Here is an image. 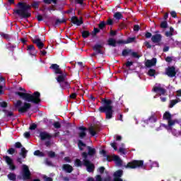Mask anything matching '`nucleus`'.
<instances>
[{"label":"nucleus","mask_w":181,"mask_h":181,"mask_svg":"<svg viewBox=\"0 0 181 181\" xmlns=\"http://www.w3.org/2000/svg\"><path fill=\"white\" fill-rule=\"evenodd\" d=\"M40 4V1H33L30 6L23 2H18V4H17L18 9H14L13 12L14 13L20 16L21 19H28V18H30V16H32V13H30V12H28L31 6L32 8H34V9H39Z\"/></svg>","instance_id":"obj_1"},{"label":"nucleus","mask_w":181,"mask_h":181,"mask_svg":"<svg viewBox=\"0 0 181 181\" xmlns=\"http://www.w3.org/2000/svg\"><path fill=\"white\" fill-rule=\"evenodd\" d=\"M103 105L98 108L99 112L100 114H105L106 119H111L114 114V110H112V100L110 99L103 98L102 99Z\"/></svg>","instance_id":"obj_2"},{"label":"nucleus","mask_w":181,"mask_h":181,"mask_svg":"<svg viewBox=\"0 0 181 181\" xmlns=\"http://www.w3.org/2000/svg\"><path fill=\"white\" fill-rule=\"evenodd\" d=\"M16 95H19L20 98L27 101V103H33V104H40L42 100L40 99V93L35 91L33 94L22 92H16Z\"/></svg>","instance_id":"obj_3"},{"label":"nucleus","mask_w":181,"mask_h":181,"mask_svg":"<svg viewBox=\"0 0 181 181\" xmlns=\"http://www.w3.org/2000/svg\"><path fill=\"white\" fill-rule=\"evenodd\" d=\"M78 148L81 151H84V148H86L88 150V152H82L81 154V158L83 159H87L88 156H94V155L97 153L95 148L90 146H87V144H86V143L83 142L81 140H78Z\"/></svg>","instance_id":"obj_4"},{"label":"nucleus","mask_w":181,"mask_h":181,"mask_svg":"<svg viewBox=\"0 0 181 181\" xmlns=\"http://www.w3.org/2000/svg\"><path fill=\"white\" fill-rule=\"evenodd\" d=\"M79 131H81L78 135L80 139H84L86 136H87V133L86 132L87 130H88L89 134L91 135V136H95V134L98 132H100V127L96 126L94 127V126H90L88 129L87 127L81 126L78 127Z\"/></svg>","instance_id":"obj_5"},{"label":"nucleus","mask_w":181,"mask_h":181,"mask_svg":"<svg viewBox=\"0 0 181 181\" xmlns=\"http://www.w3.org/2000/svg\"><path fill=\"white\" fill-rule=\"evenodd\" d=\"M21 105H22V100H17L16 103L15 104V107L16 108H18V111L20 112V114L28 112L32 107V105L27 102H25L22 107H21Z\"/></svg>","instance_id":"obj_6"},{"label":"nucleus","mask_w":181,"mask_h":181,"mask_svg":"<svg viewBox=\"0 0 181 181\" xmlns=\"http://www.w3.org/2000/svg\"><path fill=\"white\" fill-rule=\"evenodd\" d=\"M126 168L129 169H136V168H142L143 169H145V165H144V160H134L132 162L128 163Z\"/></svg>","instance_id":"obj_7"},{"label":"nucleus","mask_w":181,"mask_h":181,"mask_svg":"<svg viewBox=\"0 0 181 181\" xmlns=\"http://www.w3.org/2000/svg\"><path fill=\"white\" fill-rule=\"evenodd\" d=\"M83 166L86 167V170L89 173H93L95 169V165L94 163H91V161L88 159H83Z\"/></svg>","instance_id":"obj_8"},{"label":"nucleus","mask_w":181,"mask_h":181,"mask_svg":"<svg viewBox=\"0 0 181 181\" xmlns=\"http://www.w3.org/2000/svg\"><path fill=\"white\" fill-rule=\"evenodd\" d=\"M32 174L29 170V167L26 165H23V180H30Z\"/></svg>","instance_id":"obj_9"},{"label":"nucleus","mask_w":181,"mask_h":181,"mask_svg":"<svg viewBox=\"0 0 181 181\" xmlns=\"http://www.w3.org/2000/svg\"><path fill=\"white\" fill-rule=\"evenodd\" d=\"M165 74L168 77H175L176 76V68L174 66H168L165 69Z\"/></svg>","instance_id":"obj_10"},{"label":"nucleus","mask_w":181,"mask_h":181,"mask_svg":"<svg viewBox=\"0 0 181 181\" xmlns=\"http://www.w3.org/2000/svg\"><path fill=\"white\" fill-rule=\"evenodd\" d=\"M32 42L34 45H36L40 50H42V49L45 47V43L42 42V39H40L37 35L35 36V39H32Z\"/></svg>","instance_id":"obj_11"},{"label":"nucleus","mask_w":181,"mask_h":181,"mask_svg":"<svg viewBox=\"0 0 181 181\" xmlns=\"http://www.w3.org/2000/svg\"><path fill=\"white\" fill-rule=\"evenodd\" d=\"M162 41V35L156 34L151 37V42L153 43H157L156 46H160L162 45L160 42Z\"/></svg>","instance_id":"obj_12"},{"label":"nucleus","mask_w":181,"mask_h":181,"mask_svg":"<svg viewBox=\"0 0 181 181\" xmlns=\"http://www.w3.org/2000/svg\"><path fill=\"white\" fill-rule=\"evenodd\" d=\"M4 158L5 159V161L6 162L7 165H8L9 169L11 170H15V169H16V166L13 165V160H12L11 157L6 156H4Z\"/></svg>","instance_id":"obj_13"},{"label":"nucleus","mask_w":181,"mask_h":181,"mask_svg":"<svg viewBox=\"0 0 181 181\" xmlns=\"http://www.w3.org/2000/svg\"><path fill=\"white\" fill-rule=\"evenodd\" d=\"M50 70H53L54 73L55 74H62V69H60V66H59L57 64H52L49 66Z\"/></svg>","instance_id":"obj_14"},{"label":"nucleus","mask_w":181,"mask_h":181,"mask_svg":"<svg viewBox=\"0 0 181 181\" xmlns=\"http://www.w3.org/2000/svg\"><path fill=\"white\" fill-rule=\"evenodd\" d=\"M101 49H103V45L100 44H95L93 47V50L95 52L96 54H104V52Z\"/></svg>","instance_id":"obj_15"},{"label":"nucleus","mask_w":181,"mask_h":181,"mask_svg":"<svg viewBox=\"0 0 181 181\" xmlns=\"http://www.w3.org/2000/svg\"><path fill=\"white\" fill-rule=\"evenodd\" d=\"M40 138L41 141H46V139H52V135L47 133V132H40Z\"/></svg>","instance_id":"obj_16"},{"label":"nucleus","mask_w":181,"mask_h":181,"mask_svg":"<svg viewBox=\"0 0 181 181\" xmlns=\"http://www.w3.org/2000/svg\"><path fill=\"white\" fill-rule=\"evenodd\" d=\"M27 50L31 56H36L37 54V51H36V48H35V45H28L27 47Z\"/></svg>","instance_id":"obj_17"},{"label":"nucleus","mask_w":181,"mask_h":181,"mask_svg":"<svg viewBox=\"0 0 181 181\" xmlns=\"http://www.w3.org/2000/svg\"><path fill=\"white\" fill-rule=\"evenodd\" d=\"M60 75H59L57 78L56 80L60 84L61 83H63L64 81H65L66 78H67V73H63L62 74H59Z\"/></svg>","instance_id":"obj_18"},{"label":"nucleus","mask_w":181,"mask_h":181,"mask_svg":"<svg viewBox=\"0 0 181 181\" xmlns=\"http://www.w3.org/2000/svg\"><path fill=\"white\" fill-rule=\"evenodd\" d=\"M156 58H153L151 60V59H148L146 62H145V66L146 67H152L153 66H156Z\"/></svg>","instance_id":"obj_19"},{"label":"nucleus","mask_w":181,"mask_h":181,"mask_svg":"<svg viewBox=\"0 0 181 181\" xmlns=\"http://www.w3.org/2000/svg\"><path fill=\"white\" fill-rule=\"evenodd\" d=\"M71 22L74 25H76L77 26H80L81 25H83V21L78 20V18L76 16H73L71 18Z\"/></svg>","instance_id":"obj_20"},{"label":"nucleus","mask_w":181,"mask_h":181,"mask_svg":"<svg viewBox=\"0 0 181 181\" xmlns=\"http://www.w3.org/2000/svg\"><path fill=\"white\" fill-rule=\"evenodd\" d=\"M153 91H154V93H158L159 91L160 93V95H165V94H166V89L158 86L153 87Z\"/></svg>","instance_id":"obj_21"},{"label":"nucleus","mask_w":181,"mask_h":181,"mask_svg":"<svg viewBox=\"0 0 181 181\" xmlns=\"http://www.w3.org/2000/svg\"><path fill=\"white\" fill-rule=\"evenodd\" d=\"M62 169L66 172V173H71L73 172L74 168L70 164H64L62 165Z\"/></svg>","instance_id":"obj_22"},{"label":"nucleus","mask_w":181,"mask_h":181,"mask_svg":"<svg viewBox=\"0 0 181 181\" xmlns=\"http://www.w3.org/2000/svg\"><path fill=\"white\" fill-rule=\"evenodd\" d=\"M112 160L116 162L117 166H122V160H121L119 156L114 155L112 156Z\"/></svg>","instance_id":"obj_23"},{"label":"nucleus","mask_w":181,"mask_h":181,"mask_svg":"<svg viewBox=\"0 0 181 181\" xmlns=\"http://www.w3.org/2000/svg\"><path fill=\"white\" fill-rule=\"evenodd\" d=\"M108 46H111L112 47H117V40L114 38H109L107 40Z\"/></svg>","instance_id":"obj_24"},{"label":"nucleus","mask_w":181,"mask_h":181,"mask_svg":"<svg viewBox=\"0 0 181 181\" xmlns=\"http://www.w3.org/2000/svg\"><path fill=\"white\" fill-rule=\"evenodd\" d=\"M156 116H155V115H152L148 119L145 120V122H146L147 124H148V122H151L152 124L153 122H156Z\"/></svg>","instance_id":"obj_25"},{"label":"nucleus","mask_w":181,"mask_h":181,"mask_svg":"<svg viewBox=\"0 0 181 181\" xmlns=\"http://www.w3.org/2000/svg\"><path fill=\"white\" fill-rule=\"evenodd\" d=\"M132 53V49H124L122 50V56L124 57H127L129 54H131Z\"/></svg>","instance_id":"obj_26"},{"label":"nucleus","mask_w":181,"mask_h":181,"mask_svg":"<svg viewBox=\"0 0 181 181\" xmlns=\"http://www.w3.org/2000/svg\"><path fill=\"white\" fill-rule=\"evenodd\" d=\"M59 85H60V87L62 88H64V89H65V88H70V84L66 80L64 81L63 82H61L59 83Z\"/></svg>","instance_id":"obj_27"},{"label":"nucleus","mask_w":181,"mask_h":181,"mask_svg":"<svg viewBox=\"0 0 181 181\" xmlns=\"http://www.w3.org/2000/svg\"><path fill=\"white\" fill-rule=\"evenodd\" d=\"M2 111H3V112H4L6 117H7V118H11V117H13V112L11 111V110L9 111L6 109L3 110Z\"/></svg>","instance_id":"obj_28"},{"label":"nucleus","mask_w":181,"mask_h":181,"mask_svg":"<svg viewBox=\"0 0 181 181\" xmlns=\"http://www.w3.org/2000/svg\"><path fill=\"white\" fill-rule=\"evenodd\" d=\"M84 162L81 161V160L76 158L75 160V166H76V168H81L82 166H84Z\"/></svg>","instance_id":"obj_29"},{"label":"nucleus","mask_w":181,"mask_h":181,"mask_svg":"<svg viewBox=\"0 0 181 181\" xmlns=\"http://www.w3.org/2000/svg\"><path fill=\"white\" fill-rule=\"evenodd\" d=\"M163 119H165L166 121H169L170 119H172V115L169 112H165L163 114Z\"/></svg>","instance_id":"obj_30"},{"label":"nucleus","mask_w":181,"mask_h":181,"mask_svg":"<svg viewBox=\"0 0 181 181\" xmlns=\"http://www.w3.org/2000/svg\"><path fill=\"white\" fill-rule=\"evenodd\" d=\"M27 154H28V150H26V148L25 147H22L21 151L20 153V156H22V158H23V159H25L27 156Z\"/></svg>","instance_id":"obj_31"},{"label":"nucleus","mask_w":181,"mask_h":181,"mask_svg":"<svg viewBox=\"0 0 181 181\" xmlns=\"http://www.w3.org/2000/svg\"><path fill=\"white\" fill-rule=\"evenodd\" d=\"M113 18H115V19H117V21H119V19H122L124 16H122V13L121 12H116L113 15Z\"/></svg>","instance_id":"obj_32"},{"label":"nucleus","mask_w":181,"mask_h":181,"mask_svg":"<svg viewBox=\"0 0 181 181\" xmlns=\"http://www.w3.org/2000/svg\"><path fill=\"white\" fill-rule=\"evenodd\" d=\"M66 22H67V21H66V19L62 18V20L57 18L55 21V26H58V25H60L61 23H66Z\"/></svg>","instance_id":"obj_33"},{"label":"nucleus","mask_w":181,"mask_h":181,"mask_svg":"<svg viewBox=\"0 0 181 181\" xmlns=\"http://www.w3.org/2000/svg\"><path fill=\"white\" fill-rule=\"evenodd\" d=\"M7 177H8L9 180L15 181L16 180V175L13 173H10Z\"/></svg>","instance_id":"obj_34"},{"label":"nucleus","mask_w":181,"mask_h":181,"mask_svg":"<svg viewBox=\"0 0 181 181\" xmlns=\"http://www.w3.org/2000/svg\"><path fill=\"white\" fill-rule=\"evenodd\" d=\"M34 155L35 156H40V158H43L45 156V153L37 150L35 151H34Z\"/></svg>","instance_id":"obj_35"},{"label":"nucleus","mask_w":181,"mask_h":181,"mask_svg":"<svg viewBox=\"0 0 181 181\" xmlns=\"http://www.w3.org/2000/svg\"><path fill=\"white\" fill-rule=\"evenodd\" d=\"M42 2L44 4H46L47 5H50V4H54L56 5L57 4V0H42Z\"/></svg>","instance_id":"obj_36"},{"label":"nucleus","mask_w":181,"mask_h":181,"mask_svg":"<svg viewBox=\"0 0 181 181\" xmlns=\"http://www.w3.org/2000/svg\"><path fill=\"white\" fill-rule=\"evenodd\" d=\"M136 40V37H129L126 40V45H128L129 43H134V42H135Z\"/></svg>","instance_id":"obj_37"},{"label":"nucleus","mask_w":181,"mask_h":181,"mask_svg":"<svg viewBox=\"0 0 181 181\" xmlns=\"http://www.w3.org/2000/svg\"><path fill=\"white\" fill-rule=\"evenodd\" d=\"M82 37H83V39H87V37H88V36H90V31L88 30H83L82 31Z\"/></svg>","instance_id":"obj_38"},{"label":"nucleus","mask_w":181,"mask_h":181,"mask_svg":"<svg viewBox=\"0 0 181 181\" xmlns=\"http://www.w3.org/2000/svg\"><path fill=\"white\" fill-rule=\"evenodd\" d=\"M156 74V70L153 69H150L148 71V75L150 76V77H153Z\"/></svg>","instance_id":"obj_39"},{"label":"nucleus","mask_w":181,"mask_h":181,"mask_svg":"<svg viewBox=\"0 0 181 181\" xmlns=\"http://www.w3.org/2000/svg\"><path fill=\"white\" fill-rule=\"evenodd\" d=\"M177 103H179V100H177L176 99L170 100L169 107L170 108H173V107H175V105H176V104H177Z\"/></svg>","instance_id":"obj_40"},{"label":"nucleus","mask_w":181,"mask_h":181,"mask_svg":"<svg viewBox=\"0 0 181 181\" xmlns=\"http://www.w3.org/2000/svg\"><path fill=\"white\" fill-rule=\"evenodd\" d=\"M105 26H107L105 21H100V23L98 24V28L100 30H103Z\"/></svg>","instance_id":"obj_41"},{"label":"nucleus","mask_w":181,"mask_h":181,"mask_svg":"<svg viewBox=\"0 0 181 181\" xmlns=\"http://www.w3.org/2000/svg\"><path fill=\"white\" fill-rule=\"evenodd\" d=\"M176 122H177V119L172 120V119H170V120L168 121V127L170 128V127H173V125H175V124H176Z\"/></svg>","instance_id":"obj_42"},{"label":"nucleus","mask_w":181,"mask_h":181,"mask_svg":"<svg viewBox=\"0 0 181 181\" xmlns=\"http://www.w3.org/2000/svg\"><path fill=\"white\" fill-rule=\"evenodd\" d=\"M0 36H1V37H4V39H6V40H9V39H11V36H9L8 34H5L3 32L0 33Z\"/></svg>","instance_id":"obj_43"},{"label":"nucleus","mask_w":181,"mask_h":181,"mask_svg":"<svg viewBox=\"0 0 181 181\" xmlns=\"http://www.w3.org/2000/svg\"><path fill=\"white\" fill-rule=\"evenodd\" d=\"M53 127L56 129H59V128H62V124H60V122H54L53 123Z\"/></svg>","instance_id":"obj_44"},{"label":"nucleus","mask_w":181,"mask_h":181,"mask_svg":"<svg viewBox=\"0 0 181 181\" xmlns=\"http://www.w3.org/2000/svg\"><path fill=\"white\" fill-rule=\"evenodd\" d=\"M160 26L162 29H166L168 28V21H164L161 22Z\"/></svg>","instance_id":"obj_45"},{"label":"nucleus","mask_w":181,"mask_h":181,"mask_svg":"<svg viewBox=\"0 0 181 181\" xmlns=\"http://www.w3.org/2000/svg\"><path fill=\"white\" fill-rule=\"evenodd\" d=\"M37 128V124L33 123L32 124H30L29 129H30V131H35V129H36Z\"/></svg>","instance_id":"obj_46"},{"label":"nucleus","mask_w":181,"mask_h":181,"mask_svg":"<svg viewBox=\"0 0 181 181\" xmlns=\"http://www.w3.org/2000/svg\"><path fill=\"white\" fill-rule=\"evenodd\" d=\"M97 33H100V28H94L93 32L92 33V36H95Z\"/></svg>","instance_id":"obj_47"},{"label":"nucleus","mask_w":181,"mask_h":181,"mask_svg":"<svg viewBox=\"0 0 181 181\" xmlns=\"http://www.w3.org/2000/svg\"><path fill=\"white\" fill-rule=\"evenodd\" d=\"M48 156L49 158H56V153L54 151H49Z\"/></svg>","instance_id":"obj_48"},{"label":"nucleus","mask_w":181,"mask_h":181,"mask_svg":"<svg viewBox=\"0 0 181 181\" xmlns=\"http://www.w3.org/2000/svg\"><path fill=\"white\" fill-rule=\"evenodd\" d=\"M14 146L17 149H20V148H22V144L19 141H17V142L15 143Z\"/></svg>","instance_id":"obj_49"},{"label":"nucleus","mask_w":181,"mask_h":181,"mask_svg":"<svg viewBox=\"0 0 181 181\" xmlns=\"http://www.w3.org/2000/svg\"><path fill=\"white\" fill-rule=\"evenodd\" d=\"M106 25H109V26H111L112 25H114V21H112V19L109 18L107 19V21H106Z\"/></svg>","instance_id":"obj_50"},{"label":"nucleus","mask_w":181,"mask_h":181,"mask_svg":"<svg viewBox=\"0 0 181 181\" xmlns=\"http://www.w3.org/2000/svg\"><path fill=\"white\" fill-rule=\"evenodd\" d=\"M100 153L103 156H106L107 157V159H110V156H107V151H105V150L103 149L101 151H100Z\"/></svg>","instance_id":"obj_51"},{"label":"nucleus","mask_w":181,"mask_h":181,"mask_svg":"<svg viewBox=\"0 0 181 181\" xmlns=\"http://www.w3.org/2000/svg\"><path fill=\"white\" fill-rule=\"evenodd\" d=\"M0 107H1V108H6V107H8V103L5 101L1 102Z\"/></svg>","instance_id":"obj_52"},{"label":"nucleus","mask_w":181,"mask_h":181,"mask_svg":"<svg viewBox=\"0 0 181 181\" xmlns=\"http://www.w3.org/2000/svg\"><path fill=\"white\" fill-rule=\"evenodd\" d=\"M8 153H9V155H13V153H15L16 151L15 148H10L8 151H7Z\"/></svg>","instance_id":"obj_53"},{"label":"nucleus","mask_w":181,"mask_h":181,"mask_svg":"<svg viewBox=\"0 0 181 181\" xmlns=\"http://www.w3.org/2000/svg\"><path fill=\"white\" fill-rule=\"evenodd\" d=\"M130 54H132V56L133 57H135L136 59H139V57H140L139 54H138L137 52H132V53H130Z\"/></svg>","instance_id":"obj_54"},{"label":"nucleus","mask_w":181,"mask_h":181,"mask_svg":"<svg viewBox=\"0 0 181 181\" xmlns=\"http://www.w3.org/2000/svg\"><path fill=\"white\" fill-rule=\"evenodd\" d=\"M35 18L38 22H42V21H43V16H42L40 14H38L37 16H35Z\"/></svg>","instance_id":"obj_55"},{"label":"nucleus","mask_w":181,"mask_h":181,"mask_svg":"<svg viewBox=\"0 0 181 181\" xmlns=\"http://www.w3.org/2000/svg\"><path fill=\"white\" fill-rule=\"evenodd\" d=\"M144 45L147 47V49H152V45H151V43H149V42L146 41L144 42Z\"/></svg>","instance_id":"obj_56"},{"label":"nucleus","mask_w":181,"mask_h":181,"mask_svg":"<svg viewBox=\"0 0 181 181\" xmlns=\"http://www.w3.org/2000/svg\"><path fill=\"white\" fill-rule=\"evenodd\" d=\"M43 179L45 181H53V178H52L50 177H47V175H45L43 177Z\"/></svg>","instance_id":"obj_57"},{"label":"nucleus","mask_w":181,"mask_h":181,"mask_svg":"<svg viewBox=\"0 0 181 181\" xmlns=\"http://www.w3.org/2000/svg\"><path fill=\"white\" fill-rule=\"evenodd\" d=\"M133 29H134V32H139V29H141V27H139V25H134Z\"/></svg>","instance_id":"obj_58"},{"label":"nucleus","mask_w":181,"mask_h":181,"mask_svg":"<svg viewBox=\"0 0 181 181\" xmlns=\"http://www.w3.org/2000/svg\"><path fill=\"white\" fill-rule=\"evenodd\" d=\"M69 97L72 100H76V98H77V93H71Z\"/></svg>","instance_id":"obj_59"},{"label":"nucleus","mask_w":181,"mask_h":181,"mask_svg":"<svg viewBox=\"0 0 181 181\" xmlns=\"http://www.w3.org/2000/svg\"><path fill=\"white\" fill-rule=\"evenodd\" d=\"M111 146L112 148H113V149H115V151H118V148L117 147V143L114 142V143H111Z\"/></svg>","instance_id":"obj_60"},{"label":"nucleus","mask_w":181,"mask_h":181,"mask_svg":"<svg viewBox=\"0 0 181 181\" xmlns=\"http://www.w3.org/2000/svg\"><path fill=\"white\" fill-rule=\"evenodd\" d=\"M24 136L25 138H26L27 139H29V138H30V132H25L24 133Z\"/></svg>","instance_id":"obj_61"},{"label":"nucleus","mask_w":181,"mask_h":181,"mask_svg":"<svg viewBox=\"0 0 181 181\" xmlns=\"http://www.w3.org/2000/svg\"><path fill=\"white\" fill-rule=\"evenodd\" d=\"M134 64V62L127 61L125 64L126 67H131Z\"/></svg>","instance_id":"obj_62"},{"label":"nucleus","mask_w":181,"mask_h":181,"mask_svg":"<svg viewBox=\"0 0 181 181\" xmlns=\"http://www.w3.org/2000/svg\"><path fill=\"white\" fill-rule=\"evenodd\" d=\"M145 37H146V39H150V37H152V33L146 32L145 34Z\"/></svg>","instance_id":"obj_63"},{"label":"nucleus","mask_w":181,"mask_h":181,"mask_svg":"<svg viewBox=\"0 0 181 181\" xmlns=\"http://www.w3.org/2000/svg\"><path fill=\"white\" fill-rule=\"evenodd\" d=\"M95 181H103V178L101 177V175H96Z\"/></svg>","instance_id":"obj_64"}]
</instances>
